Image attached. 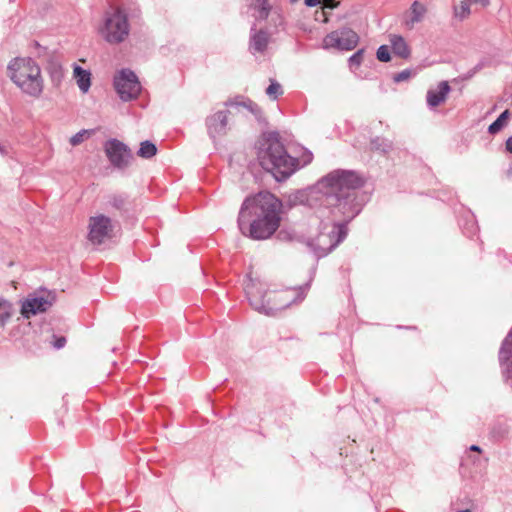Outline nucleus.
I'll use <instances>...</instances> for the list:
<instances>
[{"instance_id":"obj_42","label":"nucleus","mask_w":512,"mask_h":512,"mask_svg":"<svg viewBox=\"0 0 512 512\" xmlns=\"http://www.w3.org/2000/svg\"><path fill=\"white\" fill-rule=\"evenodd\" d=\"M459 512H470V510L465 509V510H461V511H459Z\"/></svg>"},{"instance_id":"obj_25","label":"nucleus","mask_w":512,"mask_h":512,"mask_svg":"<svg viewBox=\"0 0 512 512\" xmlns=\"http://www.w3.org/2000/svg\"><path fill=\"white\" fill-rule=\"evenodd\" d=\"M339 31H333L328 34L323 40L324 48H338L340 49L339 43Z\"/></svg>"},{"instance_id":"obj_34","label":"nucleus","mask_w":512,"mask_h":512,"mask_svg":"<svg viewBox=\"0 0 512 512\" xmlns=\"http://www.w3.org/2000/svg\"><path fill=\"white\" fill-rule=\"evenodd\" d=\"M66 344V339L65 337H58L55 339L53 345L55 348L57 349H60V348H63Z\"/></svg>"},{"instance_id":"obj_16","label":"nucleus","mask_w":512,"mask_h":512,"mask_svg":"<svg viewBox=\"0 0 512 512\" xmlns=\"http://www.w3.org/2000/svg\"><path fill=\"white\" fill-rule=\"evenodd\" d=\"M339 43L341 50H352L358 43V35L351 29H342L339 31Z\"/></svg>"},{"instance_id":"obj_19","label":"nucleus","mask_w":512,"mask_h":512,"mask_svg":"<svg viewBox=\"0 0 512 512\" xmlns=\"http://www.w3.org/2000/svg\"><path fill=\"white\" fill-rule=\"evenodd\" d=\"M12 303L4 298H0V326H4L12 317Z\"/></svg>"},{"instance_id":"obj_35","label":"nucleus","mask_w":512,"mask_h":512,"mask_svg":"<svg viewBox=\"0 0 512 512\" xmlns=\"http://www.w3.org/2000/svg\"><path fill=\"white\" fill-rule=\"evenodd\" d=\"M503 374L508 384L512 387V370H510L509 367L507 366L506 368L503 369Z\"/></svg>"},{"instance_id":"obj_5","label":"nucleus","mask_w":512,"mask_h":512,"mask_svg":"<svg viewBox=\"0 0 512 512\" xmlns=\"http://www.w3.org/2000/svg\"><path fill=\"white\" fill-rule=\"evenodd\" d=\"M307 287H291L278 291L265 292L256 289L254 285L246 287V294L250 305L258 312L265 315H275L297 301H301L305 297Z\"/></svg>"},{"instance_id":"obj_41","label":"nucleus","mask_w":512,"mask_h":512,"mask_svg":"<svg viewBox=\"0 0 512 512\" xmlns=\"http://www.w3.org/2000/svg\"><path fill=\"white\" fill-rule=\"evenodd\" d=\"M509 175L512 176V166L509 169Z\"/></svg>"},{"instance_id":"obj_11","label":"nucleus","mask_w":512,"mask_h":512,"mask_svg":"<svg viewBox=\"0 0 512 512\" xmlns=\"http://www.w3.org/2000/svg\"><path fill=\"white\" fill-rule=\"evenodd\" d=\"M104 151L110 163L118 168L124 169L129 166L132 159L130 149L121 141L111 139L105 142Z\"/></svg>"},{"instance_id":"obj_31","label":"nucleus","mask_w":512,"mask_h":512,"mask_svg":"<svg viewBox=\"0 0 512 512\" xmlns=\"http://www.w3.org/2000/svg\"><path fill=\"white\" fill-rule=\"evenodd\" d=\"M363 60V51L359 50L356 53H354L350 59L349 62L351 66H359Z\"/></svg>"},{"instance_id":"obj_26","label":"nucleus","mask_w":512,"mask_h":512,"mask_svg":"<svg viewBox=\"0 0 512 512\" xmlns=\"http://www.w3.org/2000/svg\"><path fill=\"white\" fill-rule=\"evenodd\" d=\"M376 56L381 62H389L391 60L389 47L387 45H381L377 50Z\"/></svg>"},{"instance_id":"obj_2","label":"nucleus","mask_w":512,"mask_h":512,"mask_svg":"<svg viewBox=\"0 0 512 512\" xmlns=\"http://www.w3.org/2000/svg\"><path fill=\"white\" fill-rule=\"evenodd\" d=\"M280 208V201L269 192L246 198L238 217L241 232L256 240L269 238L279 227Z\"/></svg>"},{"instance_id":"obj_21","label":"nucleus","mask_w":512,"mask_h":512,"mask_svg":"<svg viewBox=\"0 0 512 512\" xmlns=\"http://www.w3.org/2000/svg\"><path fill=\"white\" fill-rule=\"evenodd\" d=\"M511 348H512V331L504 339L502 346L500 348V351H499V360L502 365H503L504 361L509 359Z\"/></svg>"},{"instance_id":"obj_1","label":"nucleus","mask_w":512,"mask_h":512,"mask_svg":"<svg viewBox=\"0 0 512 512\" xmlns=\"http://www.w3.org/2000/svg\"><path fill=\"white\" fill-rule=\"evenodd\" d=\"M362 184L355 172L335 170L321 178L311 189V194L322 195L324 203L332 207L333 223L348 222L360 212L354 190Z\"/></svg>"},{"instance_id":"obj_10","label":"nucleus","mask_w":512,"mask_h":512,"mask_svg":"<svg viewBox=\"0 0 512 512\" xmlns=\"http://www.w3.org/2000/svg\"><path fill=\"white\" fill-rule=\"evenodd\" d=\"M114 87L123 101L136 98L141 91L137 76L130 70H122L115 76Z\"/></svg>"},{"instance_id":"obj_27","label":"nucleus","mask_w":512,"mask_h":512,"mask_svg":"<svg viewBox=\"0 0 512 512\" xmlns=\"http://www.w3.org/2000/svg\"><path fill=\"white\" fill-rule=\"evenodd\" d=\"M266 94L269 97L276 99L279 95L282 94L281 85L278 84L277 82L272 81L271 84L266 89Z\"/></svg>"},{"instance_id":"obj_38","label":"nucleus","mask_w":512,"mask_h":512,"mask_svg":"<svg viewBox=\"0 0 512 512\" xmlns=\"http://www.w3.org/2000/svg\"><path fill=\"white\" fill-rule=\"evenodd\" d=\"M470 450H472V451H476V452H480V451H481L480 447H479V446H477V445H472V446L470 447Z\"/></svg>"},{"instance_id":"obj_17","label":"nucleus","mask_w":512,"mask_h":512,"mask_svg":"<svg viewBox=\"0 0 512 512\" xmlns=\"http://www.w3.org/2000/svg\"><path fill=\"white\" fill-rule=\"evenodd\" d=\"M426 8L418 1L413 2L410 8V19L406 22L409 28H413L416 23H419L424 18Z\"/></svg>"},{"instance_id":"obj_20","label":"nucleus","mask_w":512,"mask_h":512,"mask_svg":"<svg viewBox=\"0 0 512 512\" xmlns=\"http://www.w3.org/2000/svg\"><path fill=\"white\" fill-rule=\"evenodd\" d=\"M157 148L155 144L150 141H143L140 144V148L137 152L138 156L141 158L149 159L156 155Z\"/></svg>"},{"instance_id":"obj_14","label":"nucleus","mask_w":512,"mask_h":512,"mask_svg":"<svg viewBox=\"0 0 512 512\" xmlns=\"http://www.w3.org/2000/svg\"><path fill=\"white\" fill-rule=\"evenodd\" d=\"M388 41L391 45L393 53L403 59H408L411 55V49L406 40L398 34H390Z\"/></svg>"},{"instance_id":"obj_22","label":"nucleus","mask_w":512,"mask_h":512,"mask_svg":"<svg viewBox=\"0 0 512 512\" xmlns=\"http://www.w3.org/2000/svg\"><path fill=\"white\" fill-rule=\"evenodd\" d=\"M49 74H50L52 83L55 86H59L64 77V72H63L62 66L58 63L52 64L49 69Z\"/></svg>"},{"instance_id":"obj_36","label":"nucleus","mask_w":512,"mask_h":512,"mask_svg":"<svg viewBox=\"0 0 512 512\" xmlns=\"http://www.w3.org/2000/svg\"><path fill=\"white\" fill-rule=\"evenodd\" d=\"M321 0H305V4L309 7H314L319 4Z\"/></svg>"},{"instance_id":"obj_4","label":"nucleus","mask_w":512,"mask_h":512,"mask_svg":"<svg viewBox=\"0 0 512 512\" xmlns=\"http://www.w3.org/2000/svg\"><path fill=\"white\" fill-rule=\"evenodd\" d=\"M7 76L20 91L38 99L44 91V78L39 64L31 57H15L9 61Z\"/></svg>"},{"instance_id":"obj_13","label":"nucleus","mask_w":512,"mask_h":512,"mask_svg":"<svg viewBox=\"0 0 512 512\" xmlns=\"http://www.w3.org/2000/svg\"><path fill=\"white\" fill-rule=\"evenodd\" d=\"M451 88L447 81H441L436 90L430 89L427 92V104L431 108H435L445 102Z\"/></svg>"},{"instance_id":"obj_18","label":"nucleus","mask_w":512,"mask_h":512,"mask_svg":"<svg viewBox=\"0 0 512 512\" xmlns=\"http://www.w3.org/2000/svg\"><path fill=\"white\" fill-rule=\"evenodd\" d=\"M268 35L264 31H259L251 36L250 48L253 52H263L268 44Z\"/></svg>"},{"instance_id":"obj_23","label":"nucleus","mask_w":512,"mask_h":512,"mask_svg":"<svg viewBox=\"0 0 512 512\" xmlns=\"http://www.w3.org/2000/svg\"><path fill=\"white\" fill-rule=\"evenodd\" d=\"M509 117V111L505 110L502 112L499 117L489 126L488 131L491 134H496L499 132L506 124Z\"/></svg>"},{"instance_id":"obj_9","label":"nucleus","mask_w":512,"mask_h":512,"mask_svg":"<svg viewBox=\"0 0 512 512\" xmlns=\"http://www.w3.org/2000/svg\"><path fill=\"white\" fill-rule=\"evenodd\" d=\"M55 295L51 291L39 290L29 294L21 304V314L29 319L39 313L46 312L54 303Z\"/></svg>"},{"instance_id":"obj_7","label":"nucleus","mask_w":512,"mask_h":512,"mask_svg":"<svg viewBox=\"0 0 512 512\" xmlns=\"http://www.w3.org/2000/svg\"><path fill=\"white\" fill-rule=\"evenodd\" d=\"M346 236L345 224L333 223L325 226L319 235L307 244L320 258L331 252Z\"/></svg>"},{"instance_id":"obj_6","label":"nucleus","mask_w":512,"mask_h":512,"mask_svg":"<svg viewBox=\"0 0 512 512\" xmlns=\"http://www.w3.org/2000/svg\"><path fill=\"white\" fill-rule=\"evenodd\" d=\"M129 31L127 16L120 9L106 12L98 28L100 36L110 44L123 42L128 37Z\"/></svg>"},{"instance_id":"obj_32","label":"nucleus","mask_w":512,"mask_h":512,"mask_svg":"<svg viewBox=\"0 0 512 512\" xmlns=\"http://www.w3.org/2000/svg\"><path fill=\"white\" fill-rule=\"evenodd\" d=\"M410 76H411L410 70H403L394 76V81L395 82L405 81V80L409 79Z\"/></svg>"},{"instance_id":"obj_3","label":"nucleus","mask_w":512,"mask_h":512,"mask_svg":"<svg viewBox=\"0 0 512 512\" xmlns=\"http://www.w3.org/2000/svg\"><path fill=\"white\" fill-rule=\"evenodd\" d=\"M260 165L281 181L291 176L298 168V161L289 156L276 134H268L260 142L258 151Z\"/></svg>"},{"instance_id":"obj_39","label":"nucleus","mask_w":512,"mask_h":512,"mask_svg":"<svg viewBox=\"0 0 512 512\" xmlns=\"http://www.w3.org/2000/svg\"><path fill=\"white\" fill-rule=\"evenodd\" d=\"M377 142H378V140H374V141L372 142V147H373L374 149H380V146H378V145H377Z\"/></svg>"},{"instance_id":"obj_40","label":"nucleus","mask_w":512,"mask_h":512,"mask_svg":"<svg viewBox=\"0 0 512 512\" xmlns=\"http://www.w3.org/2000/svg\"><path fill=\"white\" fill-rule=\"evenodd\" d=\"M0 152H1L2 154H5V153H6V151L4 150V148H3L1 145H0Z\"/></svg>"},{"instance_id":"obj_12","label":"nucleus","mask_w":512,"mask_h":512,"mask_svg":"<svg viewBox=\"0 0 512 512\" xmlns=\"http://www.w3.org/2000/svg\"><path fill=\"white\" fill-rule=\"evenodd\" d=\"M227 111H218L209 116L206 120L208 133L212 138L223 135L227 130Z\"/></svg>"},{"instance_id":"obj_15","label":"nucleus","mask_w":512,"mask_h":512,"mask_svg":"<svg viewBox=\"0 0 512 512\" xmlns=\"http://www.w3.org/2000/svg\"><path fill=\"white\" fill-rule=\"evenodd\" d=\"M73 79L82 93H87L91 87V72L81 66L73 65Z\"/></svg>"},{"instance_id":"obj_24","label":"nucleus","mask_w":512,"mask_h":512,"mask_svg":"<svg viewBox=\"0 0 512 512\" xmlns=\"http://www.w3.org/2000/svg\"><path fill=\"white\" fill-rule=\"evenodd\" d=\"M470 13L471 11L469 0L461 1L460 4L454 8L455 17L459 18L460 20L466 19Z\"/></svg>"},{"instance_id":"obj_37","label":"nucleus","mask_w":512,"mask_h":512,"mask_svg":"<svg viewBox=\"0 0 512 512\" xmlns=\"http://www.w3.org/2000/svg\"><path fill=\"white\" fill-rule=\"evenodd\" d=\"M506 149L512 153V136L509 137L506 141Z\"/></svg>"},{"instance_id":"obj_30","label":"nucleus","mask_w":512,"mask_h":512,"mask_svg":"<svg viewBox=\"0 0 512 512\" xmlns=\"http://www.w3.org/2000/svg\"><path fill=\"white\" fill-rule=\"evenodd\" d=\"M258 18L264 19L268 16L269 6L266 0H257Z\"/></svg>"},{"instance_id":"obj_29","label":"nucleus","mask_w":512,"mask_h":512,"mask_svg":"<svg viewBox=\"0 0 512 512\" xmlns=\"http://www.w3.org/2000/svg\"><path fill=\"white\" fill-rule=\"evenodd\" d=\"M88 130H81L70 138V144L72 146L80 145L88 136Z\"/></svg>"},{"instance_id":"obj_28","label":"nucleus","mask_w":512,"mask_h":512,"mask_svg":"<svg viewBox=\"0 0 512 512\" xmlns=\"http://www.w3.org/2000/svg\"><path fill=\"white\" fill-rule=\"evenodd\" d=\"M237 105V106H241V107H244L246 109H248L251 113L253 114H258L259 113V108L256 104H254L252 101L250 100H247V101H242V102H229L227 103V105Z\"/></svg>"},{"instance_id":"obj_8","label":"nucleus","mask_w":512,"mask_h":512,"mask_svg":"<svg viewBox=\"0 0 512 512\" xmlns=\"http://www.w3.org/2000/svg\"><path fill=\"white\" fill-rule=\"evenodd\" d=\"M87 228L88 240L94 245H100L114 237L116 223L104 214H96L89 218Z\"/></svg>"},{"instance_id":"obj_33","label":"nucleus","mask_w":512,"mask_h":512,"mask_svg":"<svg viewBox=\"0 0 512 512\" xmlns=\"http://www.w3.org/2000/svg\"><path fill=\"white\" fill-rule=\"evenodd\" d=\"M337 6V3L334 0H324L323 1V15H326V9L332 10Z\"/></svg>"}]
</instances>
